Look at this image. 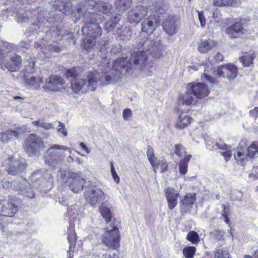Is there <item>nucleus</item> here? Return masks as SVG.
Listing matches in <instances>:
<instances>
[{
  "label": "nucleus",
  "mask_w": 258,
  "mask_h": 258,
  "mask_svg": "<svg viewBox=\"0 0 258 258\" xmlns=\"http://www.w3.org/2000/svg\"><path fill=\"white\" fill-rule=\"evenodd\" d=\"M65 75L71 83L72 91L75 93L88 90L94 91L97 87L99 73L96 71H89L83 75L80 68L75 67L68 70Z\"/></svg>",
  "instance_id": "1"
},
{
  "label": "nucleus",
  "mask_w": 258,
  "mask_h": 258,
  "mask_svg": "<svg viewBox=\"0 0 258 258\" xmlns=\"http://www.w3.org/2000/svg\"><path fill=\"white\" fill-rule=\"evenodd\" d=\"M86 16L87 13L83 20L85 26L83 27L82 31L84 34L86 32L88 34L87 37L83 40L82 46L87 52H91L96 48V38L102 34V29L99 23L102 21V19H92L87 18Z\"/></svg>",
  "instance_id": "2"
},
{
  "label": "nucleus",
  "mask_w": 258,
  "mask_h": 258,
  "mask_svg": "<svg viewBox=\"0 0 258 258\" xmlns=\"http://www.w3.org/2000/svg\"><path fill=\"white\" fill-rule=\"evenodd\" d=\"M126 63L124 58H119L116 59L112 66V70L109 74L100 76L97 79V85L104 86L114 84L122 75L127 72V69L123 68Z\"/></svg>",
  "instance_id": "3"
},
{
  "label": "nucleus",
  "mask_w": 258,
  "mask_h": 258,
  "mask_svg": "<svg viewBox=\"0 0 258 258\" xmlns=\"http://www.w3.org/2000/svg\"><path fill=\"white\" fill-rule=\"evenodd\" d=\"M234 157L239 164H244L248 158H252L258 157V141L253 142L247 148L246 140H241L236 150L234 153Z\"/></svg>",
  "instance_id": "4"
},
{
  "label": "nucleus",
  "mask_w": 258,
  "mask_h": 258,
  "mask_svg": "<svg viewBox=\"0 0 258 258\" xmlns=\"http://www.w3.org/2000/svg\"><path fill=\"white\" fill-rule=\"evenodd\" d=\"M58 150L67 151L70 154L72 153L71 148L67 146L58 144L52 145L44 153L46 164L54 167L62 161L64 156Z\"/></svg>",
  "instance_id": "5"
},
{
  "label": "nucleus",
  "mask_w": 258,
  "mask_h": 258,
  "mask_svg": "<svg viewBox=\"0 0 258 258\" xmlns=\"http://www.w3.org/2000/svg\"><path fill=\"white\" fill-rule=\"evenodd\" d=\"M58 176L61 177L62 182L66 183L73 192L78 193L82 190L85 180L78 174L60 169Z\"/></svg>",
  "instance_id": "6"
},
{
  "label": "nucleus",
  "mask_w": 258,
  "mask_h": 258,
  "mask_svg": "<svg viewBox=\"0 0 258 258\" xmlns=\"http://www.w3.org/2000/svg\"><path fill=\"white\" fill-rule=\"evenodd\" d=\"M140 37L137 46L138 49L147 53L148 55H152L153 57L159 58L161 54L157 51L156 48L158 37H155L151 34L144 37L142 34Z\"/></svg>",
  "instance_id": "7"
},
{
  "label": "nucleus",
  "mask_w": 258,
  "mask_h": 258,
  "mask_svg": "<svg viewBox=\"0 0 258 258\" xmlns=\"http://www.w3.org/2000/svg\"><path fill=\"white\" fill-rule=\"evenodd\" d=\"M23 148L29 156L39 155L44 148V144L41 137L32 134L26 140Z\"/></svg>",
  "instance_id": "8"
},
{
  "label": "nucleus",
  "mask_w": 258,
  "mask_h": 258,
  "mask_svg": "<svg viewBox=\"0 0 258 258\" xmlns=\"http://www.w3.org/2000/svg\"><path fill=\"white\" fill-rule=\"evenodd\" d=\"M255 24L256 22L254 20L247 17L241 19L240 21L235 23L227 28L226 30V33L231 38H237L244 33V26Z\"/></svg>",
  "instance_id": "9"
},
{
  "label": "nucleus",
  "mask_w": 258,
  "mask_h": 258,
  "mask_svg": "<svg viewBox=\"0 0 258 258\" xmlns=\"http://www.w3.org/2000/svg\"><path fill=\"white\" fill-rule=\"evenodd\" d=\"M81 210L76 205L69 207L67 210V214L69 216L70 220V227L68 230L67 239L70 243V248L77 238L76 233L74 229V224L72 222L76 219L77 216H79V214H81Z\"/></svg>",
  "instance_id": "10"
},
{
  "label": "nucleus",
  "mask_w": 258,
  "mask_h": 258,
  "mask_svg": "<svg viewBox=\"0 0 258 258\" xmlns=\"http://www.w3.org/2000/svg\"><path fill=\"white\" fill-rule=\"evenodd\" d=\"M120 235L118 228L114 226L112 229H108L104 233L102 241L109 248L116 249L119 246Z\"/></svg>",
  "instance_id": "11"
},
{
  "label": "nucleus",
  "mask_w": 258,
  "mask_h": 258,
  "mask_svg": "<svg viewBox=\"0 0 258 258\" xmlns=\"http://www.w3.org/2000/svg\"><path fill=\"white\" fill-rule=\"evenodd\" d=\"M148 57L149 55L147 53H145L142 51L138 50L137 52L131 54L128 61L126 60V57H123L126 63L123 68H126L127 72L132 69L133 66L138 65L142 69H143L146 67Z\"/></svg>",
  "instance_id": "12"
},
{
  "label": "nucleus",
  "mask_w": 258,
  "mask_h": 258,
  "mask_svg": "<svg viewBox=\"0 0 258 258\" xmlns=\"http://www.w3.org/2000/svg\"><path fill=\"white\" fill-rule=\"evenodd\" d=\"M11 187L26 197L32 199L35 197L34 191L28 181L22 177L11 182Z\"/></svg>",
  "instance_id": "13"
},
{
  "label": "nucleus",
  "mask_w": 258,
  "mask_h": 258,
  "mask_svg": "<svg viewBox=\"0 0 258 258\" xmlns=\"http://www.w3.org/2000/svg\"><path fill=\"white\" fill-rule=\"evenodd\" d=\"M85 199L91 206H96L105 198L104 192L98 188H88L85 190Z\"/></svg>",
  "instance_id": "14"
},
{
  "label": "nucleus",
  "mask_w": 258,
  "mask_h": 258,
  "mask_svg": "<svg viewBox=\"0 0 258 258\" xmlns=\"http://www.w3.org/2000/svg\"><path fill=\"white\" fill-rule=\"evenodd\" d=\"M8 164V172L11 175H16L23 171L26 168L25 161L23 158L16 159L14 157H9L3 166Z\"/></svg>",
  "instance_id": "15"
},
{
  "label": "nucleus",
  "mask_w": 258,
  "mask_h": 258,
  "mask_svg": "<svg viewBox=\"0 0 258 258\" xmlns=\"http://www.w3.org/2000/svg\"><path fill=\"white\" fill-rule=\"evenodd\" d=\"M148 11L147 7L137 6L128 12L126 20L131 24H138L147 15Z\"/></svg>",
  "instance_id": "16"
},
{
  "label": "nucleus",
  "mask_w": 258,
  "mask_h": 258,
  "mask_svg": "<svg viewBox=\"0 0 258 258\" xmlns=\"http://www.w3.org/2000/svg\"><path fill=\"white\" fill-rule=\"evenodd\" d=\"M187 86L189 91L192 92L196 98H204L210 93L208 86L204 83L192 82L187 84Z\"/></svg>",
  "instance_id": "17"
},
{
  "label": "nucleus",
  "mask_w": 258,
  "mask_h": 258,
  "mask_svg": "<svg viewBox=\"0 0 258 258\" xmlns=\"http://www.w3.org/2000/svg\"><path fill=\"white\" fill-rule=\"evenodd\" d=\"M64 80L58 76H52L46 80L44 88L50 91H59L64 89Z\"/></svg>",
  "instance_id": "18"
},
{
  "label": "nucleus",
  "mask_w": 258,
  "mask_h": 258,
  "mask_svg": "<svg viewBox=\"0 0 258 258\" xmlns=\"http://www.w3.org/2000/svg\"><path fill=\"white\" fill-rule=\"evenodd\" d=\"M22 58L19 55L13 54L10 56V61H5L4 53L0 50V64H5L6 67L11 72H14L19 69L22 64Z\"/></svg>",
  "instance_id": "19"
},
{
  "label": "nucleus",
  "mask_w": 258,
  "mask_h": 258,
  "mask_svg": "<svg viewBox=\"0 0 258 258\" xmlns=\"http://www.w3.org/2000/svg\"><path fill=\"white\" fill-rule=\"evenodd\" d=\"M86 4H81L77 8V12L80 15L81 13V15H83V17L85 16V14L87 13V18H92V19H102L103 17L101 15H99L98 14H94V12H92V14H91L92 12L90 11V9H92V6H94V4L96 3V2L94 0H85Z\"/></svg>",
  "instance_id": "20"
},
{
  "label": "nucleus",
  "mask_w": 258,
  "mask_h": 258,
  "mask_svg": "<svg viewBox=\"0 0 258 258\" xmlns=\"http://www.w3.org/2000/svg\"><path fill=\"white\" fill-rule=\"evenodd\" d=\"M17 211V206L12 203L5 200H0V215L2 216L12 217Z\"/></svg>",
  "instance_id": "21"
},
{
  "label": "nucleus",
  "mask_w": 258,
  "mask_h": 258,
  "mask_svg": "<svg viewBox=\"0 0 258 258\" xmlns=\"http://www.w3.org/2000/svg\"><path fill=\"white\" fill-rule=\"evenodd\" d=\"M164 192L169 209L170 210L173 209L177 205L179 193L174 188L170 187L165 188Z\"/></svg>",
  "instance_id": "22"
},
{
  "label": "nucleus",
  "mask_w": 258,
  "mask_h": 258,
  "mask_svg": "<svg viewBox=\"0 0 258 258\" xmlns=\"http://www.w3.org/2000/svg\"><path fill=\"white\" fill-rule=\"evenodd\" d=\"M200 69H204V73L203 75V77L206 79L207 81L211 84H216L218 83V81L217 80L213 77L210 76L208 73L210 71H214L213 70V66L212 63L210 62H208L205 64H203L199 66ZM191 70H193L194 71H197L199 70V69L195 66H189L188 67V70L190 71Z\"/></svg>",
  "instance_id": "23"
},
{
  "label": "nucleus",
  "mask_w": 258,
  "mask_h": 258,
  "mask_svg": "<svg viewBox=\"0 0 258 258\" xmlns=\"http://www.w3.org/2000/svg\"><path fill=\"white\" fill-rule=\"evenodd\" d=\"M196 201L195 194L187 193L180 201V211L182 214L187 213Z\"/></svg>",
  "instance_id": "24"
},
{
  "label": "nucleus",
  "mask_w": 258,
  "mask_h": 258,
  "mask_svg": "<svg viewBox=\"0 0 258 258\" xmlns=\"http://www.w3.org/2000/svg\"><path fill=\"white\" fill-rule=\"evenodd\" d=\"M112 204L107 201L102 203L99 207L100 213L107 222H109L112 218Z\"/></svg>",
  "instance_id": "25"
},
{
  "label": "nucleus",
  "mask_w": 258,
  "mask_h": 258,
  "mask_svg": "<svg viewBox=\"0 0 258 258\" xmlns=\"http://www.w3.org/2000/svg\"><path fill=\"white\" fill-rule=\"evenodd\" d=\"M155 17L149 16V17L145 18L142 22V31L148 34L150 33L152 35V32L154 30V25L155 22Z\"/></svg>",
  "instance_id": "26"
},
{
  "label": "nucleus",
  "mask_w": 258,
  "mask_h": 258,
  "mask_svg": "<svg viewBox=\"0 0 258 258\" xmlns=\"http://www.w3.org/2000/svg\"><path fill=\"white\" fill-rule=\"evenodd\" d=\"M19 136V134L17 131L7 130L0 133V141L4 143H8L18 139Z\"/></svg>",
  "instance_id": "27"
},
{
  "label": "nucleus",
  "mask_w": 258,
  "mask_h": 258,
  "mask_svg": "<svg viewBox=\"0 0 258 258\" xmlns=\"http://www.w3.org/2000/svg\"><path fill=\"white\" fill-rule=\"evenodd\" d=\"M165 32L169 35L175 34L177 31V27L173 17L167 19L162 24Z\"/></svg>",
  "instance_id": "28"
},
{
  "label": "nucleus",
  "mask_w": 258,
  "mask_h": 258,
  "mask_svg": "<svg viewBox=\"0 0 258 258\" xmlns=\"http://www.w3.org/2000/svg\"><path fill=\"white\" fill-rule=\"evenodd\" d=\"M50 3L56 8L60 6L61 4L63 5V8L62 10L60 9V11H62L66 15L72 14V6L71 3H64L63 0H51Z\"/></svg>",
  "instance_id": "29"
},
{
  "label": "nucleus",
  "mask_w": 258,
  "mask_h": 258,
  "mask_svg": "<svg viewBox=\"0 0 258 258\" xmlns=\"http://www.w3.org/2000/svg\"><path fill=\"white\" fill-rule=\"evenodd\" d=\"M111 8L112 6L109 4L103 2H99L97 3H95L94 6H92V9L91 10H93L94 9L95 10L91 12L96 14L95 12L97 11L103 14H108L110 12ZM92 14V13H91V14Z\"/></svg>",
  "instance_id": "30"
},
{
  "label": "nucleus",
  "mask_w": 258,
  "mask_h": 258,
  "mask_svg": "<svg viewBox=\"0 0 258 258\" xmlns=\"http://www.w3.org/2000/svg\"><path fill=\"white\" fill-rule=\"evenodd\" d=\"M255 57L254 51L251 50L248 52L243 53V55L239 58V60L244 67H248L253 63Z\"/></svg>",
  "instance_id": "31"
},
{
  "label": "nucleus",
  "mask_w": 258,
  "mask_h": 258,
  "mask_svg": "<svg viewBox=\"0 0 258 258\" xmlns=\"http://www.w3.org/2000/svg\"><path fill=\"white\" fill-rule=\"evenodd\" d=\"M193 95V93L191 91H189L188 86L186 85V92L180 97L179 102L187 106L195 103L196 101Z\"/></svg>",
  "instance_id": "32"
},
{
  "label": "nucleus",
  "mask_w": 258,
  "mask_h": 258,
  "mask_svg": "<svg viewBox=\"0 0 258 258\" xmlns=\"http://www.w3.org/2000/svg\"><path fill=\"white\" fill-rule=\"evenodd\" d=\"M192 118L189 115L181 114L179 116L176 123V127L182 129L187 126L191 122Z\"/></svg>",
  "instance_id": "33"
},
{
  "label": "nucleus",
  "mask_w": 258,
  "mask_h": 258,
  "mask_svg": "<svg viewBox=\"0 0 258 258\" xmlns=\"http://www.w3.org/2000/svg\"><path fill=\"white\" fill-rule=\"evenodd\" d=\"M191 157V155H187L179 161V172L181 175H185L187 173L188 162Z\"/></svg>",
  "instance_id": "34"
},
{
  "label": "nucleus",
  "mask_w": 258,
  "mask_h": 258,
  "mask_svg": "<svg viewBox=\"0 0 258 258\" xmlns=\"http://www.w3.org/2000/svg\"><path fill=\"white\" fill-rule=\"evenodd\" d=\"M207 148L209 150H217L220 149L225 150L228 149V145L223 142L220 141L219 142H214L213 141H206Z\"/></svg>",
  "instance_id": "35"
},
{
  "label": "nucleus",
  "mask_w": 258,
  "mask_h": 258,
  "mask_svg": "<svg viewBox=\"0 0 258 258\" xmlns=\"http://www.w3.org/2000/svg\"><path fill=\"white\" fill-rule=\"evenodd\" d=\"M25 82L29 88L37 89L40 88L42 80L40 77H31L30 78H26Z\"/></svg>",
  "instance_id": "36"
},
{
  "label": "nucleus",
  "mask_w": 258,
  "mask_h": 258,
  "mask_svg": "<svg viewBox=\"0 0 258 258\" xmlns=\"http://www.w3.org/2000/svg\"><path fill=\"white\" fill-rule=\"evenodd\" d=\"M226 77L229 80H234L237 76L238 69L233 64L228 63L226 64Z\"/></svg>",
  "instance_id": "37"
},
{
  "label": "nucleus",
  "mask_w": 258,
  "mask_h": 258,
  "mask_svg": "<svg viewBox=\"0 0 258 258\" xmlns=\"http://www.w3.org/2000/svg\"><path fill=\"white\" fill-rule=\"evenodd\" d=\"M213 47V44L210 40H202L198 47V50L201 53H206Z\"/></svg>",
  "instance_id": "38"
},
{
  "label": "nucleus",
  "mask_w": 258,
  "mask_h": 258,
  "mask_svg": "<svg viewBox=\"0 0 258 258\" xmlns=\"http://www.w3.org/2000/svg\"><path fill=\"white\" fill-rule=\"evenodd\" d=\"M116 32L120 39L122 40L129 39L132 34L130 28L126 26H121L120 28H117V31Z\"/></svg>",
  "instance_id": "39"
},
{
  "label": "nucleus",
  "mask_w": 258,
  "mask_h": 258,
  "mask_svg": "<svg viewBox=\"0 0 258 258\" xmlns=\"http://www.w3.org/2000/svg\"><path fill=\"white\" fill-rule=\"evenodd\" d=\"M213 4L216 7H237L239 5V2L238 0H214Z\"/></svg>",
  "instance_id": "40"
},
{
  "label": "nucleus",
  "mask_w": 258,
  "mask_h": 258,
  "mask_svg": "<svg viewBox=\"0 0 258 258\" xmlns=\"http://www.w3.org/2000/svg\"><path fill=\"white\" fill-rule=\"evenodd\" d=\"M147 155L148 159L153 167L154 172L156 173V168H158L159 164L156 162V159L154 156L153 149L151 146H149L147 148Z\"/></svg>",
  "instance_id": "41"
},
{
  "label": "nucleus",
  "mask_w": 258,
  "mask_h": 258,
  "mask_svg": "<svg viewBox=\"0 0 258 258\" xmlns=\"http://www.w3.org/2000/svg\"><path fill=\"white\" fill-rule=\"evenodd\" d=\"M131 3V0H116L115 6L118 12H122L130 6Z\"/></svg>",
  "instance_id": "42"
},
{
  "label": "nucleus",
  "mask_w": 258,
  "mask_h": 258,
  "mask_svg": "<svg viewBox=\"0 0 258 258\" xmlns=\"http://www.w3.org/2000/svg\"><path fill=\"white\" fill-rule=\"evenodd\" d=\"M24 60L25 67L26 68V72L28 73H32L33 72L35 63L34 58L28 56H26Z\"/></svg>",
  "instance_id": "43"
},
{
  "label": "nucleus",
  "mask_w": 258,
  "mask_h": 258,
  "mask_svg": "<svg viewBox=\"0 0 258 258\" xmlns=\"http://www.w3.org/2000/svg\"><path fill=\"white\" fill-rule=\"evenodd\" d=\"M119 20L120 18L117 16L111 18L110 19L105 23L104 29L107 32L111 31L114 28L115 25L118 23Z\"/></svg>",
  "instance_id": "44"
},
{
  "label": "nucleus",
  "mask_w": 258,
  "mask_h": 258,
  "mask_svg": "<svg viewBox=\"0 0 258 258\" xmlns=\"http://www.w3.org/2000/svg\"><path fill=\"white\" fill-rule=\"evenodd\" d=\"M186 238L194 244L198 243L200 240L199 234L195 231H189L187 234Z\"/></svg>",
  "instance_id": "45"
},
{
  "label": "nucleus",
  "mask_w": 258,
  "mask_h": 258,
  "mask_svg": "<svg viewBox=\"0 0 258 258\" xmlns=\"http://www.w3.org/2000/svg\"><path fill=\"white\" fill-rule=\"evenodd\" d=\"M196 250V248L195 246H189L184 247L183 249L182 253L185 258H192Z\"/></svg>",
  "instance_id": "46"
},
{
  "label": "nucleus",
  "mask_w": 258,
  "mask_h": 258,
  "mask_svg": "<svg viewBox=\"0 0 258 258\" xmlns=\"http://www.w3.org/2000/svg\"><path fill=\"white\" fill-rule=\"evenodd\" d=\"M174 153L179 157H182L186 154L185 148L180 144H176L175 146Z\"/></svg>",
  "instance_id": "47"
},
{
  "label": "nucleus",
  "mask_w": 258,
  "mask_h": 258,
  "mask_svg": "<svg viewBox=\"0 0 258 258\" xmlns=\"http://www.w3.org/2000/svg\"><path fill=\"white\" fill-rule=\"evenodd\" d=\"M225 234L224 231L222 230L215 229L211 232L210 235L211 237L214 239L220 240L223 238Z\"/></svg>",
  "instance_id": "48"
},
{
  "label": "nucleus",
  "mask_w": 258,
  "mask_h": 258,
  "mask_svg": "<svg viewBox=\"0 0 258 258\" xmlns=\"http://www.w3.org/2000/svg\"><path fill=\"white\" fill-rule=\"evenodd\" d=\"M226 64L219 67L217 69V75L220 78L226 77Z\"/></svg>",
  "instance_id": "49"
},
{
  "label": "nucleus",
  "mask_w": 258,
  "mask_h": 258,
  "mask_svg": "<svg viewBox=\"0 0 258 258\" xmlns=\"http://www.w3.org/2000/svg\"><path fill=\"white\" fill-rule=\"evenodd\" d=\"M197 12L198 13V16H199V20L201 23V26L202 28H205L206 26V18L204 15L203 11H197Z\"/></svg>",
  "instance_id": "50"
},
{
  "label": "nucleus",
  "mask_w": 258,
  "mask_h": 258,
  "mask_svg": "<svg viewBox=\"0 0 258 258\" xmlns=\"http://www.w3.org/2000/svg\"><path fill=\"white\" fill-rule=\"evenodd\" d=\"M111 172L114 180L116 182V183H118L120 181V178L115 170L112 163H111Z\"/></svg>",
  "instance_id": "51"
},
{
  "label": "nucleus",
  "mask_w": 258,
  "mask_h": 258,
  "mask_svg": "<svg viewBox=\"0 0 258 258\" xmlns=\"http://www.w3.org/2000/svg\"><path fill=\"white\" fill-rule=\"evenodd\" d=\"M58 128L57 131L58 132L62 133L63 136L66 137L68 135V132L65 128V125L61 122H58Z\"/></svg>",
  "instance_id": "52"
},
{
  "label": "nucleus",
  "mask_w": 258,
  "mask_h": 258,
  "mask_svg": "<svg viewBox=\"0 0 258 258\" xmlns=\"http://www.w3.org/2000/svg\"><path fill=\"white\" fill-rule=\"evenodd\" d=\"M132 114V111L130 109H124L122 112L123 117L124 119L125 120H128L129 117L131 116Z\"/></svg>",
  "instance_id": "53"
},
{
  "label": "nucleus",
  "mask_w": 258,
  "mask_h": 258,
  "mask_svg": "<svg viewBox=\"0 0 258 258\" xmlns=\"http://www.w3.org/2000/svg\"><path fill=\"white\" fill-rule=\"evenodd\" d=\"M221 155L224 157L225 160L227 161H228L232 155V153L231 151L228 150L225 152H221Z\"/></svg>",
  "instance_id": "54"
},
{
  "label": "nucleus",
  "mask_w": 258,
  "mask_h": 258,
  "mask_svg": "<svg viewBox=\"0 0 258 258\" xmlns=\"http://www.w3.org/2000/svg\"><path fill=\"white\" fill-rule=\"evenodd\" d=\"M121 46L119 45L113 46L111 49V53L116 54L121 51Z\"/></svg>",
  "instance_id": "55"
},
{
  "label": "nucleus",
  "mask_w": 258,
  "mask_h": 258,
  "mask_svg": "<svg viewBox=\"0 0 258 258\" xmlns=\"http://www.w3.org/2000/svg\"><path fill=\"white\" fill-rule=\"evenodd\" d=\"M40 127L45 130H49L52 128V125L50 123L45 122L44 121H41Z\"/></svg>",
  "instance_id": "56"
},
{
  "label": "nucleus",
  "mask_w": 258,
  "mask_h": 258,
  "mask_svg": "<svg viewBox=\"0 0 258 258\" xmlns=\"http://www.w3.org/2000/svg\"><path fill=\"white\" fill-rule=\"evenodd\" d=\"M168 164L167 162L165 160H163L161 165V172H164L166 171L168 169Z\"/></svg>",
  "instance_id": "57"
},
{
  "label": "nucleus",
  "mask_w": 258,
  "mask_h": 258,
  "mask_svg": "<svg viewBox=\"0 0 258 258\" xmlns=\"http://www.w3.org/2000/svg\"><path fill=\"white\" fill-rule=\"evenodd\" d=\"M222 207H223V210H224L223 213H222V216H223V217L224 218V221L227 224H228L229 223V219L228 218V214H227L226 211L225 206L224 205H222Z\"/></svg>",
  "instance_id": "58"
},
{
  "label": "nucleus",
  "mask_w": 258,
  "mask_h": 258,
  "mask_svg": "<svg viewBox=\"0 0 258 258\" xmlns=\"http://www.w3.org/2000/svg\"><path fill=\"white\" fill-rule=\"evenodd\" d=\"M58 202L62 205H67L68 203L67 199L62 197H59L58 199Z\"/></svg>",
  "instance_id": "59"
},
{
  "label": "nucleus",
  "mask_w": 258,
  "mask_h": 258,
  "mask_svg": "<svg viewBox=\"0 0 258 258\" xmlns=\"http://www.w3.org/2000/svg\"><path fill=\"white\" fill-rule=\"evenodd\" d=\"M81 148L84 150L86 153H89L90 152V150L89 148L86 146V145L83 142H81L79 144Z\"/></svg>",
  "instance_id": "60"
},
{
  "label": "nucleus",
  "mask_w": 258,
  "mask_h": 258,
  "mask_svg": "<svg viewBox=\"0 0 258 258\" xmlns=\"http://www.w3.org/2000/svg\"><path fill=\"white\" fill-rule=\"evenodd\" d=\"M97 256L98 257H100V258H114L110 254H104L102 253H99V254H98Z\"/></svg>",
  "instance_id": "61"
},
{
  "label": "nucleus",
  "mask_w": 258,
  "mask_h": 258,
  "mask_svg": "<svg viewBox=\"0 0 258 258\" xmlns=\"http://www.w3.org/2000/svg\"><path fill=\"white\" fill-rule=\"evenodd\" d=\"M215 59L218 61H222L223 59V56L220 53L218 52L215 56Z\"/></svg>",
  "instance_id": "62"
},
{
  "label": "nucleus",
  "mask_w": 258,
  "mask_h": 258,
  "mask_svg": "<svg viewBox=\"0 0 258 258\" xmlns=\"http://www.w3.org/2000/svg\"><path fill=\"white\" fill-rule=\"evenodd\" d=\"M251 115L257 117L258 116V108H254V109L250 111Z\"/></svg>",
  "instance_id": "63"
},
{
  "label": "nucleus",
  "mask_w": 258,
  "mask_h": 258,
  "mask_svg": "<svg viewBox=\"0 0 258 258\" xmlns=\"http://www.w3.org/2000/svg\"><path fill=\"white\" fill-rule=\"evenodd\" d=\"M44 45V44L42 42H41V43L38 42H36L35 43V47H36V48L40 47L41 49H42Z\"/></svg>",
  "instance_id": "64"
}]
</instances>
